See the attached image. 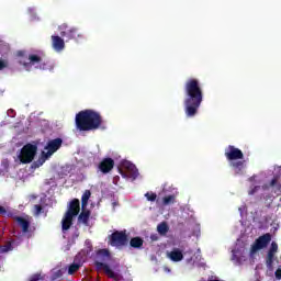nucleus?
I'll return each instance as SVG.
<instances>
[{
	"label": "nucleus",
	"instance_id": "obj_1",
	"mask_svg": "<svg viewBox=\"0 0 281 281\" xmlns=\"http://www.w3.org/2000/svg\"><path fill=\"white\" fill-rule=\"evenodd\" d=\"M184 113L187 117H194L199 113L201 103L203 102V88L201 81L196 78H190L184 83Z\"/></svg>",
	"mask_w": 281,
	"mask_h": 281
},
{
	"label": "nucleus",
	"instance_id": "obj_2",
	"mask_svg": "<svg viewBox=\"0 0 281 281\" xmlns=\"http://www.w3.org/2000/svg\"><path fill=\"white\" fill-rule=\"evenodd\" d=\"M77 131H98L102 126V116L93 110H83L76 114Z\"/></svg>",
	"mask_w": 281,
	"mask_h": 281
},
{
	"label": "nucleus",
	"instance_id": "obj_3",
	"mask_svg": "<svg viewBox=\"0 0 281 281\" xmlns=\"http://www.w3.org/2000/svg\"><path fill=\"white\" fill-rule=\"evenodd\" d=\"M15 59L26 71H32V67H34V65H37L35 66L36 69H49V61H43V57L36 54L27 55L26 50L15 52Z\"/></svg>",
	"mask_w": 281,
	"mask_h": 281
},
{
	"label": "nucleus",
	"instance_id": "obj_4",
	"mask_svg": "<svg viewBox=\"0 0 281 281\" xmlns=\"http://www.w3.org/2000/svg\"><path fill=\"white\" fill-rule=\"evenodd\" d=\"M36 153H38V146L27 143L21 148L18 159L21 164H32Z\"/></svg>",
	"mask_w": 281,
	"mask_h": 281
},
{
	"label": "nucleus",
	"instance_id": "obj_5",
	"mask_svg": "<svg viewBox=\"0 0 281 281\" xmlns=\"http://www.w3.org/2000/svg\"><path fill=\"white\" fill-rule=\"evenodd\" d=\"M111 247H126L128 245V235L126 231H115L110 235Z\"/></svg>",
	"mask_w": 281,
	"mask_h": 281
},
{
	"label": "nucleus",
	"instance_id": "obj_6",
	"mask_svg": "<svg viewBox=\"0 0 281 281\" xmlns=\"http://www.w3.org/2000/svg\"><path fill=\"white\" fill-rule=\"evenodd\" d=\"M60 30V36L64 38H68V41H78L79 38H82V35L78 32V29L71 27L67 24H61L59 26Z\"/></svg>",
	"mask_w": 281,
	"mask_h": 281
},
{
	"label": "nucleus",
	"instance_id": "obj_7",
	"mask_svg": "<svg viewBox=\"0 0 281 281\" xmlns=\"http://www.w3.org/2000/svg\"><path fill=\"white\" fill-rule=\"evenodd\" d=\"M122 169L120 170V175H122L124 178L126 177H131L132 179H137V176L139 175V171H137V167L135 165H133V162L128 161V160H124L121 164ZM124 170H126V172H124Z\"/></svg>",
	"mask_w": 281,
	"mask_h": 281
},
{
	"label": "nucleus",
	"instance_id": "obj_8",
	"mask_svg": "<svg viewBox=\"0 0 281 281\" xmlns=\"http://www.w3.org/2000/svg\"><path fill=\"white\" fill-rule=\"evenodd\" d=\"M271 243V234L267 233L259 238H257L254 245L250 248V254H256V251H260V249H265L267 245Z\"/></svg>",
	"mask_w": 281,
	"mask_h": 281
},
{
	"label": "nucleus",
	"instance_id": "obj_9",
	"mask_svg": "<svg viewBox=\"0 0 281 281\" xmlns=\"http://www.w3.org/2000/svg\"><path fill=\"white\" fill-rule=\"evenodd\" d=\"M224 155L228 161H238V159H245V154H243V150L238 149L233 145H229L225 149Z\"/></svg>",
	"mask_w": 281,
	"mask_h": 281
},
{
	"label": "nucleus",
	"instance_id": "obj_10",
	"mask_svg": "<svg viewBox=\"0 0 281 281\" xmlns=\"http://www.w3.org/2000/svg\"><path fill=\"white\" fill-rule=\"evenodd\" d=\"M100 172H102L103 175H109V172H111V170H113V168H115V160H113V158H103L99 166H98Z\"/></svg>",
	"mask_w": 281,
	"mask_h": 281
},
{
	"label": "nucleus",
	"instance_id": "obj_11",
	"mask_svg": "<svg viewBox=\"0 0 281 281\" xmlns=\"http://www.w3.org/2000/svg\"><path fill=\"white\" fill-rule=\"evenodd\" d=\"M60 146H63V138H55L49 140L45 147V150H47L46 155L52 157V155H54V153H56Z\"/></svg>",
	"mask_w": 281,
	"mask_h": 281
},
{
	"label": "nucleus",
	"instance_id": "obj_12",
	"mask_svg": "<svg viewBox=\"0 0 281 281\" xmlns=\"http://www.w3.org/2000/svg\"><path fill=\"white\" fill-rule=\"evenodd\" d=\"M97 269H102L104 273L111 278V280H120V274L115 273L109 265L102 262V261H95L94 262Z\"/></svg>",
	"mask_w": 281,
	"mask_h": 281
},
{
	"label": "nucleus",
	"instance_id": "obj_13",
	"mask_svg": "<svg viewBox=\"0 0 281 281\" xmlns=\"http://www.w3.org/2000/svg\"><path fill=\"white\" fill-rule=\"evenodd\" d=\"M167 258H169L171 262H181V260H183V250L173 248L170 252H167Z\"/></svg>",
	"mask_w": 281,
	"mask_h": 281
},
{
	"label": "nucleus",
	"instance_id": "obj_14",
	"mask_svg": "<svg viewBox=\"0 0 281 281\" xmlns=\"http://www.w3.org/2000/svg\"><path fill=\"white\" fill-rule=\"evenodd\" d=\"M52 45L55 52H63L65 49V40L58 35H52Z\"/></svg>",
	"mask_w": 281,
	"mask_h": 281
},
{
	"label": "nucleus",
	"instance_id": "obj_15",
	"mask_svg": "<svg viewBox=\"0 0 281 281\" xmlns=\"http://www.w3.org/2000/svg\"><path fill=\"white\" fill-rule=\"evenodd\" d=\"M66 214H69L70 216H76L77 214H80V200L74 199L68 206V211Z\"/></svg>",
	"mask_w": 281,
	"mask_h": 281
},
{
	"label": "nucleus",
	"instance_id": "obj_16",
	"mask_svg": "<svg viewBox=\"0 0 281 281\" xmlns=\"http://www.w3.org/2000/svg\"><path fill=\"white\" fill-rule=\"evenodd\" d=\"M71 225H74V215H69V213H66L61 220L63 232H67L68 229H70Z\"/></svg>",
	"mask_w": 281,
	"mask_h": 281
},
{
	"label": "nucleus",
	"instance_id": "obj_17",
	"mask_svg": "<svg viewBox=\"0 0 281 281\" xmlns=\"http://www.w3.org/2000/svg\"><path fill=\"white\" fill-rule=\"evenodd\" d=\"M13 221H15L18 223V225H20L23 234H27V232H30V221H27L21 216H14Z\"/></svg>",
	"mask_w": 281,
	"mask_h": 281
},
{
	"label": "nucleus",
	"instance_id": "obj_18",
	"mask_svg": "<svg viewBox=\"0 0 281 281\" xmlns=\"http://www.w3.org/2000/svg\"><path fill=\"white\" fill-rule=\"evenodd\" d=\"M232 168L235 170L236 175H243V170L245 169V160H237L231 162Z\"/></svg>",
	"mask_w": 281,
	"mask_h": 281
},
{
	"label": "nucleus",
	"instance_id": "obj_19",
	"mask_svg": "<svg viewBox=\"0 0 281 281\" xmlns=\"http://www.w3.org/2000/svg\"><path fill=\"white\" fill-rule=\"evenodd\" d=\"M91 216V211H82L78 216V222L86 226H89V217Z\"/></svg>",
	"mask_w": 281,
	"mask_h": 281
},
{
	"label": "nucleus",
	"instance_id": "obj_20",
	"mask_svg": "<svg viewBox=\"0 0 281 281\" xmlns=\"http://www.w3.org/2000/svg\"><path fill=\"white\" fill-rule=\"evenodd\" d=\"M130 246L133 247V249H142V247H144V239H142V237H134L130 240Z\"/></svg>",
	"mask_w": 281,
	"mask_h": 281
},
{
	"label": "nucleus",
	"instance_id": "obj_21",
	"mask_svg": "<svg viewBox=\"0 0 281 281\" xmlns=\"http://www.w3.org/2000/svg\"><path fill=\"white\" fill-rule=\"evenodd\" d=\"M97 256L102 261H106L111 259V252L109 251V249H99L97 251Z\"/></svg>",
	"mask_w": 281,
	"mask_h": 281
},
{
	"label": "nucleus",
	"instance_id": "obj_22",
	"mask_svg": "<svg viewBox=\"0 0 281 281\" xmlns=\"http://www.w3.org/2000/svg\"><path fill=\"white\" fill-rule=\"evenodd\" d=\"M47 157L49 156L45 154V151H43L42 157L32 164V168H41V166H43V164H45V161L47 160Z\"/></svg>",
	"mask_w": 281,
	"mask_h": 281
},
{
	"label": "nucleus",
	"instance_id": "obj_23",
	"mask_svg": "<svg viewBox=\"0 0 281 281\" xmlns=\"http://www.w3.org/2000/svg\"><path fill=\"white\" fill-rule=\"evenodd\" d=\"M89 199H91V191L86 190L81 196V207L85 209L89 204Z\"/></svg>",
	"mask_w": 281,
	"mask_h": 281
},
{
	"label": "nucleus",
	"instance_id": "obj_24",
	"mask_svg": "<svg viewBox=\"0 0 281 281\" xmlns=\"http://www.w3.org/2000/svg\"><path fill=\"white\" fill-rule=\"evenodd\" d=\"M169 227H168V224L166 222H162L160 224H158L157 226V232L158 234H160V236H166L169 232Z\"/></svg>",
	"mask_w": 281,
	"mask_h": 281
},
{
	"label": "nucleus",
	"instance_id": "obj_25",
	"mask_svg": "<svg viewBox=\"0 0 281 281\" xmlns=\"http://www.w3.org/2000/svg\"><path fill=\"white\" fill-rule=\"evenodd\" d=\"M177 201V196L175 194L167 195L162 199V205H172Z\"/></svg>",
	"mask_w": 281,
	"mask_h": 281
},
{
	"label": "nucleus",
	"instance_id": "obj_26",
	"mask_svg": "<svg viewBox=\"0 0 281 281\" xmlns=\"http://www.w3.org/2000/svg\"><path fill=\"white\" fill-rule=\"evenodd\" d=\"M276 255L268 254L266 258V265L268 269H273V258Z\"/></svg>",
	"mask_w": 281,
	"mask_h": 281
},
{
	"label": "nucleus",
	"instance_id": "obj_27",
	"mask_svg": "<svg viewBox=\"0 0 281 281\" xmlns=\"http://www.w3.org/2000/svg\"><path fill=\"white\" fill-rule=\"evenodd\" d=\"M0 215L1 216H8V218H14V213L8 212L5 207L0 205Z\"/></svg>",
	"mask_w": 281,
	"mask_h": 281
},
{
	"label": "nucleus",
	"instance_id": "obj_28",
	"mask_svg": "<svg viewBox=\"0 0 281 281\" xmlns=\"http://www.w3.org/2000/svg\"><path fill=\"white\" fill-rule=\"evenodd\" d=\"M79 269H80V265L79 263H72L68 268V274L69 276H74V273H76V271H78Z\"/></svg>",
	"mask_w": 281,
	"mask_h": 281
},
{
	"label": "nucleus",
	"instance_id": "obj_29",
	"mask_svg": "<svg viewBox=\"0 0 281 281\" xmlns=\"http://www.w3.org/2000/svg\"><path fill=\"white\" fill-rule=\"evenodd\" d=\"M12 249H14V247H12V243L11 241H8L7 244H4L1 247L2 254H8V251H12Z\"/></svg>",
	"mask_w": 281,
	"mask_h": 281
},
{
	"label": "nucleus",
	"instance_id": "obj_30",
	"mask_svg": "<svg viewBox=\"0 0 281 281\" xmlns=\"http://www.w3.org/2000/svg\"><path fill=\"white\" fill-rule=\"evenodd\" d=\"M279 179H280V177L274 176V177L272 178V180L270 181V188H276V187H277V188H281L280 182H278Z\"/></svg>",
	"mask_w": 281,
	"mask_h": 281
},
{
	"label": "nucleus",
	"instance_id": "obj_31",
	"mask_svg": "<svg viewBox=\"0 0 281 281\" xmlns=\"http://www.w3.org/2000/svg\"><path fill=\"white\" fill-rule=\"evenodd\" d=\"M277 252H278V244L276 241H272L268 254H271V256H276Z\"/></svg>",
	"mask_w": 281,
	"mask_h": 281
},
{
	"label": "nucleus",
	"instance_id": "obj_32",
	"mask_svg": "<svg viewBox=\"0 0 281 281\" xmlns=\"http://www.w3.org/2000/svg\"><path fill=\"white\" fill-rule=\"evenodd\" d=\"M145 196L147 199V201H157V193H153V192H147L145 193Z\"/></svg>",
	"mask_w": 281,
	"mask_h": 281
},
{
	"label": "nucleus",
	"instance_id": "obj_33",
	"mask_svg": "<svg viewBox=\"0 0 281 281\" xmlns=\"http://www.w3.org/2000/svg\"><path fill=\"white\" fill-rule=\"evenodd\" d=\"M10 66V63L8 59H0V71H3V69H7V67Z\"/></svg>",
	"mask_w": 281,
	"mask_h": 281
},
{
	"label": "nucleus",
	"instance_id": "obj_34",
	"mask_svg": "<svg viewBox=\"0 0 281 281\" xmlns=\"http://www.w3.org/2000/svg\"><path fill=\"white\" fill-rule=\"evenodd\" d=\"M34 210H35V216H41V214H43V205L35 204Z\"/></svg>",
	"mask_w": 281,
	"mask_h": 281
},
{
	"label": "nucleus",
	"instance_id": "obj_35",
	"mask_svg": "<svg viewBox=\"0 0 281 281\" xmlns=\"http://www.w3.org/2000/svg\"><path fill=\"white\" fill-rule=\"evenodd\" d=\"M38 280H43V276L41 273H35L31 276L29 281H38Z\"/></svg>",
	"mask_w": 281,
	"mask_h": 281
},
{
	"label": "nucleus",
	"instance_id": "obj_36",
	"mask_svg": "<svg viewBox=\"0 0 281 281\" xmlns=\"http://www.w3.org/2000/svg\"><path fill=\"white\" fill-rule=\"evenodd\" d=\"M258 190H260V186L252 187V188L248 191V194L251 196V195L256 194V192H258Z\"/></svg>",
	"mask_w": 281,
	"mask_h": 281
},
{
	"label": "nucleus",
	"instance_id": "obj_37",
	"mask_svg": "<svg viewBox=\"0 0 281 281\" xmlns=\"http://www.w3.org/2000/svg\"><path fill=\"white\" fill-rule=\"evenodd\" d=\"M53 278H54L55 280H58V278H63V270H57V271L54 273Z\"/></svg>",
	"mask_w": 281,
	"mask_h": 281
},
{
	"label": "nucleus",
	"instance_id": "obj_38",
	"mask_svg": "<svg viewBox=\"0 0 281 281\" xmlns=\"http://www.w3.org/2000/svg\"><path fill=\"white\" fill-rule=\"evenodd\" d=\"M274 276H276L277 280H281V269L280 268L276 270Z\"/></svg>",
	"mask_w": 281,
	"mask_h": 281
},
{
	"label": "nucleus",
	"instance_id": "obj_39",
	"mask_svg": "<svg viewBox=\"0 0 281 281\" xmlns=\"http://www.w3.org/2000/svg\"><path fill=\"white\" fill-rule=\"evenodd\" d=\"M248 181H250V183H254V181H256V176H251L250 178H248Z\"/></svg>",
	"mask_w": 281,
	"mask_h": 281
},
{
	"label": "nucleus",
	"instance_id": "obj_40",
	"mask_svg": "<svg viewBox=\"0 0 281 281\" xmlns=\"http://www.w3.org/2000/svg\"><path fill=\"white\" fill-rule=\"evenodd\" d=\"M4 49H5V54H8V52H10V45H4Z\"/></svg>",
	"mask_w": 281,
	"mask_h": 281
},
{
	"label": "nucleus",
	"instance_id": "obj_41",
	"mask_svg": "<svg viewBox=\"0 0 281 281\" xmlns=\"http://www.w3.org/2000/svg\"><path fill=\"white\" fill-rule=\"evenodd\" d=\"M150 238H151V240H158L157 235H151Z\"/></svg>",
	"mask_w": 281,
	"mask_h": 281
},
{
	"label": "nucleus",
	"instance_id": "obj_42",
	"mask_svg": "<svg viewBox=\"0 0 281 281\" xmlns=\"http://www.w3.org/2000/svg\"><path fill=\"white\" fill-rule=\"evenodd\" d=\"M269 199H271V194H268V195L265 196L266 201H269Z\"/></svg>",
	"mask_w": 281,
	"mask_h": 281
},
{
	"label": "nucleus",
	"instance_id": "obj_43",
	"mask_svg": "<svg viewBox=\"0 0 281 281\" xmlns=\"http://www.w3.org/2000/svg\"><path fill=\"white\" fill-rule=\"evenodd\" d=\"M207 281H221V280H216V279H214V280H207Z\"/></svg>",
	"mask_w": 281,
	"mask_h": 281
}]
</instances>
